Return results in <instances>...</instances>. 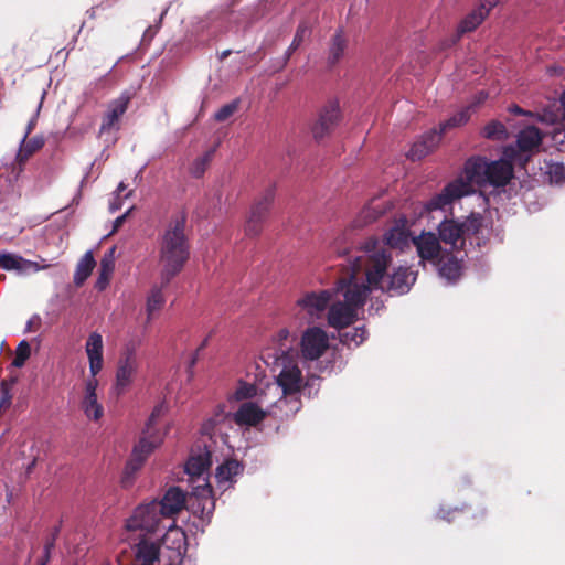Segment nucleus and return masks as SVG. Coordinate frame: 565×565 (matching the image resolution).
<instances>
[{"label": "nucleus", "instance_id": "1", "mask_svg": "<svg viewBox=\"0 0 565 565\" xmlns=\"http://www.w3.org/2000/svg\"><path fill=\"white\" fill-rule=\"evenodd\" d=\"M365 254L366 282L374 289L390 295L406 294L416 280V274L407 267H398L391 275L392 253L374 239H367L362 248Z\"/></svg>", "mask_w": 565, "mask_h": 565}, {"label": "nucleus", "instance_id": "2", "mask_svg": "<svg viewBox=\"0 0 565 565\" xmlns=\"http://www.w3.org/2000/svg\"><path fill=\"white\" fill-rule=\"evenodd\" d=\"M186 220L185 212L172 215L161 235L159 262L162 266L160 273L162 286L170 284L190 257V245L185 235Z\"/></svg>", "mask_w": 565, "mask_h": 565}, {"label": "nucleus", "instance_id": "3", "mask_svg": "<svg viewBox=\"0 0 565 565\" xmlns=\"http://www.w3.org/2000/svg\"><path fill=\"white\" fill-rule=\"evenodd\" d=\"M489 161L483 157H471L465 163V178L459 177L449 182L438 194L429 199L424 207L427 212L445 210L455 200L472 192V184H486Z\"/></svg>", "mask_w": 565, "mask_h": 565}, {"label": "nucleus", "instance_id": "4", "mask_svg": "<svg viewBox=\"0 0 565 565\" xmlns=\"http://www.w3.org/2000/svg\"><path fill=\"white\" fill-rule=\"evenodd\" d=\"M437 231L439 241L456 250L465 249L467 238L475 239L479 247L489 241V225L484 216L476 212H471L462 222L445 217Z\"/></svg>", "mask_w": 565, "mask_h": 565}, {"label": "nucleus", "instance_id": "5", "mask_svg": "<svg viewBox=\"0 0 565 565\" xmlns=\"http://www.w3.org/2000/svg\"><path fill=\"white\" fill-rule=\"evenodd\" d=\"M166 406L163 403L157 405L142 430L139 441L135 445L131 456L125 466L121 483L125 488L132 484L134 476L139 471L150 454L160 446L163 440L162 434L156 429L157 419L164 413Z\"/></svg>", "mask_w": 565, "mask_h": 565}, {"label": "nucleus", "instance_id": "6", "mask_svg": "<svg viewBox=\"0 0 565 565\" xmlns=\"http://www.w3.org/2000/svg\"><path fill=\"white\" fill-rule=\"evenodd\" d=\"M319 376H312L303 382L301 370L295 365H285L277 376V384L282 391V396L277 401L276 407L285 409L287 417L294 416L301 408V399L299 393L306 386H311Z\"/></svg>", "mask_w": 565, "mask_h": 565}, {"label": "nucleus", "instance_id": "7", "mask_svg": "<svg viewBox=\"0 0 565 565\" xmlns=\"http://www.w3.org/2000/svg\"><path fill=\"white\" fill-rule=\"evenodd\" d=\"M351 270L349 277L339 278L337 281V292H340L344 297L343 303L352 306L356 311L363 307L369 292L374 289L370 284H359L355 280V275L362 269L365 270V254L352 257Z\"/></svg>", "mask_w": 565, "mask_h": 565}, {"label": "nucleus", "instance_id": "8", "mask_svg": "<svg viewBox=\"0 0 565 565\" xmlns=\"http://www.w3.org/2000/svg\"><path fill=\"white\" fill-rule=\"evenodd\" d=\"M188 550L186 535L179 527H169L161 541L159 565H181Z\"/></svg>", "mask_w": 565, "mask_h": 565}, {"label": "nucleus", "instance_id": "9", "mask_svg": "<svg viewBox=\"0 0 565 565\" xmlns=\"http://www.w3.org/2000/svg\"><path fill=\"white\" fill-rule=\"evenodd\" d=\"M275 200V186H268L253 203L245 224L248 236H257L262 233Z\"/></svg>", "mask_w": 565, "mask_h": 565}, {"label": "nucleus", "instance_id": "10", "mask_svg": "<svg viewBox=\"0 0 565 565\" xmlns=\"http://www.w3.org/2000/svg\"><path fill=\"white\" fill-rule=\"evenodd\" d=\"M162 519H166L156 504V500L136 508L131 518L127 520V530H141L146 533H154L159 530Z\"/></svg>", "mask_w": 565, "mask_h": 565}, {"label": "nucleus", "instance_id": "11", "mask_svg": "<svg viewBox=\"0 0 565 565\" xmlns=\"http://www.w3.org/2000/svg\"><path fill=\"white\" fill-rule=\"evenodd\" d=\"M342 118L339 102L328 100L318 111V117L311 126L312 137L321 141L330 136L338 127Z\"/></svg>", "mask_w": 565, "mask_h": 565}, {"label": "nucleus", "instance_id": "12", "mask_svg": "<svg viewBox=\"0 0 565 565\" xmlns=\"http://www.w3.org/2000/svg\"><path fill=\"white\" fill-rule=\"evenodd\" d=\"M504 156L508 159H500L490 161L487 170L486 184L493 186H504L513 178V163L512 161L518 160V151L508 147L504 150Z\"/></svg>", "mask_w": 565, "mask_h": 565}, {"label": "nucleus", "instance_id": "13", "mask_svg": "<svg viewBox=\"0 0 565 565\" xmlns=\"http://www.w3.org/2000/svg\"><path fill=\"white\" fill-rule=\"evenodd\" d=\"M137 370L138 360L135 350L127 348L118 360L116 382L114 385V391L117 396L124 394L127 391L134 381Z\"/></svg>", "mask_w": 565, "mask_h": 565}, {"label": "nucleus", "instance_id": "14", "mask_svg": "<svg viewBox=\"0 0 565 565\" xmlns=\"http://www.w3.org/2000/svg\"><path fill=\"white\" fill-rule=\"evenodd\" d=\"M329 348V339L319 327L308 328L301 338V354L306 360H318Z\"/></svg>", "mask_w": 565, "mask_h": 565}, {"label": "nucleus", "instance_id": "15", "mask_svg": "<svg viewBox=\"0 0 565 565\" xmlns=\"http://www.w3.org/2000/svg\"><path fill=\"white\" fill-rule=\"evenodd\" d=\"M500 0H480L477 6L459 22L457 35H463L477 30L486 20L491 10H493Z\"/></svg>", "mask_w": 565, "mask_h": 565}, {"label": "nucleus", "instance_id": "16", "mask_svg": "<svg viewBox=\"0 0 565 565\" xmlns=\"http://www.w3.org/2000/svg\"><path fill=\"white\" fill-rule=\"evenodd\" d=\"M412 243L416 247L418 257L423 262L436 264L441 254V245L438 236L433 232H423L413 237Z\"/></svg>", "mask_w": 565, "mask_h": 565}, {"label": "nucleus", "instance_id": "17", "mask_svg": "<svg viewBox=\"0 0 565 565\" xmlns=\"http://www.w3.org/2000/svg\"><path fill=\"white\" fill-rule=\"evenodd\" d=\"M186 493L177 486L170 487L163 494L161 500H156L161 514L164 518H173L185 507Z\"/></svg>", "mask_w": 565, "mask_h": 565}, {"label": "nucleus", "instance_id": "18", "mask_svg": "<svg viewBox=\"0 0 565 565\" xmlns=\"http://www.w3.org/2000/svg\"><path fill=\"white\" fill-rule=\"evenodd\" d=\"M98 380L90 376L85 383V392L81 402V408L88 419L98 420L104 415L103 405L98 402L97 390Z\"/></svg>", "mask_w": 565, "mask_h": 565}, {"label": "nucleus", "instance_id": "19", "mask_svg": "<svg viewBox=\"0 0 565 565\" xmlns=\"http://www.w3.org/2000/svg\"><path fill=\"white\" fill-rule=\"evenodd\" d=\"M409 230L407 228V221L405 218H401L394 223V225L384 234V243H380V246H384L391 252V248L404 249L412 242ZM374 239L375 238H370Z\"/></svg>", "mask_w": 565, "mask_h": 565}, {"label": "nucleus", "instance_id": "20", "mask_svg": "<svg viewBox=\"0 0 565 565\" xmlns=\"http://www.w3.org/2000/svg\"><path fill=\"white\" fill-rule=\"evenodd\" d=\"M358 318V311L350 305L341 301L331 305L328 311V323L334 329H344Z\"/></svg>", "mask_w": 565, "mask_h": 565}, {"label": "nucleus", "instance_id": "21", "mask_svg": "<svg viewBox=\"0 0 565 565\" xmlns=\"http://www.w3.org/2000/svg\"><path fill=\"white\" fill-rule=\"evenodd\" d=\"M267 416V413L254 402H244L233 414V420L238 426H257Z\"/></svg>", "mask_w": 565, "mask_h": 565}, {"label": "nucleus", "instance_id": "22", "mask_svg": "<svg viewBox=\"0 0 565 565\" xmlns=\"http://www.w3.org/2000/svg\"><path fill=\"white\" fill-rule=\"evenodd\" d=\"M85 351L89 361L90 376L96 375L102 371L103 359V337L98 332H92L86 341Z\"/></svg>", "mask_w": 565, "mask_h": 565}, {"label": "nucleus", "instance_id": "23", "mask_svg": "<svg viewBox=\"0 0 565 565\" xmlns=\"http://www.w3.org/2000/svg\"><path fill=\"white\" fill-rule=\"evenodd\" d=\"M129 102L130 96L122 94L109 104L108 111L103 117L100 134L110 131L118 124L120 117L127 111Z\"/></svg>", "mask_w": 565, "mask_h": 565}, {"label": "nucleus", "instance_id": "24", "mask_svg": "<svg viewBox=\"0 0 565 565\" xmlns=\"http://www.w3.org/2000/svg\"><path fill=\"white\" fill-rule=\"evenodd\" d=\"M440 140V134H438L437 129L425 132L420 139L412 146L408 158L413 161L423 159L437 148Z\"/></svg>", "mask_w": 565, "mask_h": 565}, {"label": "nucleus", "instance_id": "25", "mask_svg": "<svg viewBox=\"0 0 565 565\" xmlns=\"http://www.w3.org/2000/svg\"><path fill=\"white\" fill-rule=\"evenodd\" d=\"M47 267L49 265L41 266L36 262L25 259L22 256L12 253L0 254V268L4 270H15L19 274H23L29 270L40 271Z\"/></svg>", "mask_w": 565, "mask_h": 565}, {"label": "nucleus", "instance_id": "26", "mask_svg": "<svg viewBox=\"0 0 565 565\" xmlns=\"http://www.w3.org/2000/svg\"><path fill=\"white\" fill-rule=\"evenodd\" d=\"M331 300V294L328 290L319 292H307L297 300V306L308 315L315 316L323 311Z\"/></svg>", "mask_w": 565, "mask_h": 565}, {"label": "nucleus", "instance_id": "27", "mask_svg": "<svg viewBox=\"0 0 565 565\" xmlns=\"http://www.w3.org/2000/svg\"><path fill=\"white\" fill-rule=\"evenodd\" d=\"M436 264L440 276L449 281H455L461 276L462 258H458L452 253L443 254Z\"/></svg>", "mask_w": 565, "mask_h": 565}, {"label": "nucleus", "instance_id": "28", "mask_svg": "<svg viewBox=\"0 0 565 565\" xmlns=\"http://www.w3.org/2000/svg\"><path fill=\"white\" fill-rule=\"evenodd\" d=\"M542 142V134L535 126H529L522 129L516 138L518 150L521 152L532 151Z\"/></svg>", "mask_w": 565, "mask_h": 565}, {"label": "nucleus", "instance_id": "29", "mask_svg": "<svg viewBox=\"0 0 565 565\" xmlns=\"http://www.w3.org/2000/svg\"><path fill=\"white\" fill-rule=\"evenodd\" d=\"M114 253L115 247H111L100 260L99 275L95 282V288L99 291L105 290L109 285L110 276L115 269Z\"/></svg>", "mask_w": 565, "mask_h": 565}, {"label": "nucleus", "instance_id": "30", "mask_svg": "<svg viewBox=\"0 0 565 565\" xmlns=\"http://www.w3.org/2000/svg\"><path fill=\"white\" fill-rule=\"evenodd\" d=\"M44 143L43 136H34L32 138L23 136L17 154L18 162L20 164L25 163L30 157L43 148Z\"/></svg>", "mask_w": 565, "mask_h": 565}, {"label": "nucleus", "instance_id": "31", "mask_svg": "<svg viewBox=\"0 0 565 565\" xmlns=\"http://www.w3.org/2000/svg\"><path fill=\"white\" fill-rule=\"evenodd\" d=\"M211 452L204 450L199 455H192L185 463V472L190 477L200 478L211 466Z\"/></svg>", "mask_w": 565, "mask_h": 565}, {"label": "nucleus", "instance_id": "32", "mask_svg": "<svg viewBox=\"0 0 565 565\" xmlns=\"http://www.w3.org/2000/svg\"><path fill=\"white\" fill-rule=\"evenodd\" d=\"M95 266L96 262L94 259L93 253L90 250L86 252L76 265V269L73 277L75 286H83V284L90 276Z\"/></svg>", "mask_w": 565, "mask_h": 565}, {"label": "nucleus", "instance_id": "33", "mask_svg": "<svg viewBox=\"0 0 565 565\" xmlns=\"http://www.w3.org/2000/svg\"><path fill=\"white\" fill-rule=\"evenodd\" d=\"M160 286L154 285L151 288L150 294L147 298V315L149 320L154 316V313L160 311L163 305L166 303V298L163 296L162 290L167 286H162V279L160 278Z\"/></svg>", "mask_w": 565, "mask_h": 565}, {"label": "nucleus", "instance_id": "34", "mask_svg": "<svg viewBox=\"0 0 565 565\" xmlns=\"http://www.w3.org/2000/svg\"><path fill=\"white\" fill-rule=\"evenodd\" d=\"M161 544L142 542L138 545L137 558L142 561L141 564L159 565V553Z\"/></svg>", "mask_w": 565, "mask_h": 565}, {"label": "nucleus", "instance_id": "35", "mask_svg": "<svg viewBox=\"0 0 565 565\" xmlns=\"http://www.w3.org/2000/svg\"><path fill=\"white\" fill-rule=\"evenodd\" d=\"M470 109H471V106L462 108L461 110H459L458 113L452 115L447 120L440 122L439 130H437L438 134H440V137L443 136V134L447 132L448 130L457 128V127H461L465 124H467L470 118Z\"/></svg>", "mask_w": 565, "mask_h": 565}, {"label": "nucleus", "instance_id": "36", "mask_svg": "<svg viewBox=\"0 0 565 565\" xmlns=\"http://www.w3.org/2000/svg\"><path fill=\"white\" fill-rule=\"evenodd\" d=\"M243 467L235 459L226 460L224 463L217 467L216 478L218 482L232 481L233 477L241 473Z\"/></svg>", "mask_w": 565, "mask_h": 565}, {"label": "nucleus", "instance_id": "37", "mask_svg": "<svg viewBox=\"0 0 565 565\" xmlns=\"http://www.w3.org/2000/svg\"><path fill=\"white\" fill-rule=\"evenodd\" d=\"M482 135L487 139L499 141L505 140L509 137L505 126L498 120L488 122L483 128Z\"/></svg>", "mask_w": 565, "mask_h": 565}, {"label": "nucleus", "instance_id": "38", "mask_svg": "<svg viewBox=\"0 0 565 565\" xmlns=\"http://www.w3.org/2000/svg\"><path fill=\"white\" fill-rule=\"evenodd\" d=\"M215 150L210 149L201 157H198L190 167V173L194 178H201L210 166Z\"/></svg>", "mask_w": 565, "mask_h": 565}, {"label": "nucleus", "instance_id": "39", "mask_svg": "<svg viewBox=\"0 0 565 565\" xmlns=\"http://www.w3.org/2000/svg\"><path fill=\"white\" fill-rule=\"evenodd\" d=\"M366 337V330L364 328H354L353 330L340 332V342L344 345H360Z\"/></svg>", "mask_w": 565, "mask_h": 565}, {"label": "nucleus", "instance_id": "40", "mask_svg": "<svg viewBox=\"0 0 565 565\" xmlns=\"http://www.w3.org/2000/svg\"><path fill=\"white\" fill-rule=\"evenodd\" d=\"M347 45V38H333L328 57L329 65L332 66L339 62V60L343 56Z\"/></svg>", "mask_w": 565, "mask_h": 565}, {"label": "nucleus", "instance_id": "41", "mask_svg": "<svg viewBox=\"0 0 565 565\" xmlns=\"http://www.w3.org/2000/svg\"><path fill=\"white\" fill-rule=\"evenodd\" d=\"M239 108V99H234L228 104L223 105L215 114L214 119L218 122L227 120Z\"/></svg>", "mask_w": 565, "mask_h": 565}, {"label": "nucleus", "instance_id": "42", "mask_svg": "<svg viewBox=\"0 0 565 565\" xmlns=\"http://www.w3.org/2000/svg\"><path fill=\"white\" fill-rule=\"evenodd\" d=\"M380 213L372 207H365L361 211L359 216L354 221V226L362 227L369 223L374 222L379 217Z\"/></svg>", "mask_w": 565, "mask_h": 565}, {"label": "nucleus", "instance_id": "43", "mask_svg": "<svg viewBox=\"0 0 565 565\" xmlns=\"http://www.w3.org/2000/svg\"><path fill=\"white\" fill-rule=\"evenodd\" d=\"M256 395V386L248 383H243L235 392L236 399H248Z\"/></svg>", "mask_w": 565, "mask_h": 565}, {"label": "nucleus", "instance_id": "44", "mask_svg": "<svg viewBox=\"0 0 565 565\" xmlns=\"http://www.w3.org/2000/svg\"><path fill=\"white\" fill-rule=\"evenodd\" d=\"M316 17L311 15L300 21L295 35H306L315 32Z\"/></svg>", "mask_w": 565, "mask_h": 565}, {"label": "nucleus", "instance_id": "45", "mask_svg": "<svg viewBox=\"0 0 565 565\" xmlns=\"http://www.w3.org/2000/svg\"><path fill=\"white\" fill-rule=\"evenodd\" d=\"M548 173L551 179L556 183L565 181V166L562 163L552 164Z\"/></svg>", "mask_w": 565, "mask_h": 565}, {"label": "nucleus", "instance_id": "46", "mask_svg": "<svg viewBox=\"0 0 565 565\" xmlns=\"http://www.w3.org/2000/svg\"><path fill=\"white\" fill-rule=\"evenodd\" d=\"M55 546V537H51L50 540L46 541L45 545H44V555L43 557L39 561V565H46L51 558V551L54 548Z\"/></svg>", "mask_w": 565, "mask_h": 565}, {"label": "nucleus", "instance_id": "47", "mask_svg": "<svg viewBox=\"0 0 565 565\" xmlns=\"http://www.w3.org/2000/svg\"><path fill=\"white\" fill-rule=\"evenodd\" d=\"M15 354L28 360L30 358V354H31V348H30V344L28 343V341L25 340H22L18 347H17V350H15Z\"/></svg>", "mask_w": 565, "mask_h": 565}, {"label": "nucleus", "instance_id": "48", "mask_svg": "<svg viewBox=\"0 0 565 565\" xmlns=\"http://www.w3.org/2000/svg\"><path fill=\"white\" fill-rule=\"evenodd\" d=\"M41 318L40 316L38 315H34L33 317H31L29 319V321L26 322V327H25V332H34V331H38L41 327Z\"/></svg>", "mask_w": 565, "mask_h": 565}, {"label": "nucleus", "instance_id": "49", "mask_svg": "<svg viewBox=\"0 0 565 565\" xmlns=\"http://www.w3.org/2000/svg\"><path fill=\"white\" fill-rule=\"evenodd\" d=\"M0 386H1L0 408L9 407L11 404V395L9 394V391H8L4 382H2Z\"/></svg>", "mask_w": 565, "mask_h": 565}, {"label": "nucleus", "instance_id": "50", "mask_svg": "<svg viewBox=\"0 0 565 565\" xmlns=\"http://www.w3.org/2000/svg\"><path fill=\"white\" fill-rule=\"evenodd\" d=\"M167 11H168V9H167V8H166V9H163V10L161 11V13H160V17H159V21H158V23H156L154 25H149V26L145 30V32H143V34H142V35H145V36H148V35H154V34L159 31V29H160V24H161V21H162L163 17L166 15Z\"/></svg>", "mask_w": 565, "mask_h": 565}, {"label": "nucleus", "instance_id": "51", "mask_svg": "<svg viewBox=\"0 0 565 565\" xmlns=\"http://www.w3.org/2000/svg\"><path fill=\"white\" fill-rule=\"evenodd\" d=\"M458 509H454V510H450V509H445V508H440L438 510V513H437V516L441 520H445V521H448V522H451V518L450 515L454 513V512H457Z\"/></svg>", "mask_w": 565, "mask_h": 565}, {"label": "nucleus", "instance_id": "52", "mask_svg": "<svg viewBox=\"0 0 565 565\" xmlns=\"http://www.w3.org/2000/svg\"><path fill=\"white\" fill-rule=\"evenodd\" d=\"M40 108H41V104L39 105L38 107V110H36V114L35 116L28 122L26 125V128H25V134L24 136H30V134L33 131V129L35 128V125H36V120H38V114L40 111Z\"/></svg>", "mask_w": 565, "mask_h": 565}, {"label": "nucleus", "instance_id": "53", "mask_svg": "<svg viewBox=\"0 0 565 565\" xmlns=\"http://www.w3.org/2000/svg\"><path fill=\"white\" fill-rule=\"evenodd\" d=\"M207 342H209V338H205L202 341V343L200 344V347L196 349L195 354L193 355V358L190 361L189 369H192L194 366V364L196 363V360H198L199 352L202 351L206 347Z\"/></svg>", "mask_w": 565, "mask_h": 565}, {"label": "nucleus", "instance_id": "54", "mask_svg": "<svg viewBox=\"0 0 565 565\" xmlns=\"http://www.w3.org/2000/svg\"><path fill=\"white\" fill-rule=\"evenodd\" d=\"M288 337H289V331L286 328L280 329L277 332V341H278L279 345L282 347L284 342L288 339Z\"/></svg>", "mask_w": 565, "mask_h": 565}, {"label": "nucleus", "instance_id": "55", "mask_svg": "<svg viewBox=\"0 0 565 565\" xmlns=\"http://www.w3.org/2000/svg\"><path fill=\"white\" fill-rule=\"evenodd\" d=\"M509 111L513 115H524V116L532 115L531 111L524 110L518 105H512L511 107H509Z\"/></svg>", "mask_w": 565, "mask_h": 565}, {"label": "nucleus", "instance_id": "56", "mask_svg": "<svg viewBox=\"0 0 565 565\" xmlns=\"http://www.w3.org/2000/svg\"><path fill=\"white\" fill-rule=\"evenodd\" d=\"M130 213V210H128L125 214L118 216L115 222H114V230L113 232H116L118 231V228L124 224V222L126 221L128 214Z\"/></svg>", "mask_w": 565, "mask_h": 565}, {"label": "nucleus", "instance_id": "57", "mask_svg": "<svg viewBox=\"0 0 565 565\" xmlns=\"http://www.w3.org/2000/svg\"><path fill=\"white\" fill-rule=\"evenodd\" d=\"M121 207V202L119 200V198H116L113 202H110L109 204V210L110 212H116L117 210H119Z\"/></svg>", "mask_w": 565, "mask_h": 565}, {"label": "nucleus", "instance_id": "58", "mask_svg": "<svg viewBox=\"0 0 565 565\" xmlns=\"http://www.w3.org/2000/svg\"><path fill=\"white\" fill-rule=\"evenodd\" d=\"M25 361H26L25 359H23V358H21V356L15 354V356H14V359L12 361V364L15 367H22L24 365Z\"/></svg>", "mask_w": 565, "mask_h": 565}, {"label": "nucleus", "instance_id": "59", "mask_svg": "<svg viewBox=\"0 0 565 565\" xmlns=\"http://www.w3.org/2000/svg\"><path fill=\"white\" fill-rule=\"evenodd\" d=\"M301 39L302 38H294V41L288 49V55L290 54L291 51L296 50L299 46Z\"/></svg>", "mask_w": 565, "mask_h": 565}, {"label": "nucleus", "instance_id": "60", "mask_svg": "<svg viewBox=\"0 0 565 565\" xmlns=\"http://www.w3.org/2000/svg\"><path fill=\"white\" fill-rule=\"evenodd\" d=\"M203 481H204V486L202 488V493L206 492L207 494H211V492H212L211 486L207 483V481L205 479Z\"/></svg>", "mask_w": 565, "mask_h": 565}, {"label": "nucleus", "instance_id": "61", "mask_svg": "<svg viewBox=\"0 0 565 565\" xmlns=\"http://www.w3.org/2000/svg\"><path fill=\"white\" fill-rule=\"evenodd\" d=\"M487 97H488V94H487L486 92H483V90H482V92H480V93L478 94V100H477V103H478V104H480V103L484 102V100L487 99Z\"/></svg>", "mask_w": 565, "mask_h": 565}, {"label": "nucleus", "instance_id": "62", "mask_svg": "<svg viewBox=\"0 0 565 565\" xmlns=\"http://www.w3.org/2000/svg\"><path fill=\"white\" fill-rule=\"evenodd\" d=\"M559 104H561V107L563 109V115L565 117V92L562 94V96L559 98Z\"/></svg>", "mask_w": 565, "mask_h": 565}, {"label": "nucleus", "instance_id": "63", "mask_svg": "<svg viewBox=\"0 0 565 565\" xmlns=\"http://www.w3.org/2000/svg\"><path fill=\"white\" fill-rule=\"evenodd\" d=\"M127 189V185L124 182H120L117 186V194L119 195L121 192H124Z\"/></svg>", "mask_w": 565, "mask_h": 565}, {"label": "nucleus", "instance_id": "64", "mask_svg": "<svg viewBox=\"0 0 565 565\" xmlns=\"http://www.w3.org/2000/svg\"><path fill=\"white\" fill-rule=\"evenodd\" d=\"M35 463H36V459H33L29 466L26 467V473H31V471L33 470V468L35 467Z\"/></svg>", "mask_w": 565, "mask_h": 565}]
</instances>
